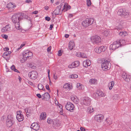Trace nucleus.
Instances as JSON below:
<instances>
[{"label":"nucleus","instance_id":"nucleus-27","mask_svg":"<svg viewBox=\"0 0 131 131\" xmlns=\"http://www.w3.org/2000/svg\"><path fill=\"white\" fill-rule=\"evenodd\" d=\"M74 46V42L72 41H70L69 44V48L70 50L72 49Z\"/></svg>","mask_w":131,"mask_h":131},{"label":"nucleus","instance_id":"nucleus-54","mask_svg":"<svg viewBox=\"0 0 131 131\" xmlns=\"http://www.w3.org/2000/svg\"><path fill=\"white\" fill-rule=\"evenodd\" d=\"M53 78L56 80L57 79V76L55 74H53Z\"/></svg>","mask_w":131,"mask_h":131},{"label":"nucleus","instance_id":"nucleus-25","mask_svg":"<svg viewBox=\"0 0 131 131\" xmlns=\"http://www.w3.org/2000/svg\"><path fill=\"white\" fill-rule=\"evenodd\" d=\"M15 7V4L11 3H8L7 6V8L10 10L14 8Z\"/></svg>","mask_w":131,"mask_h":131},{"label":"nucleus","instance_id":"nucleus-4","mask_svg":"<svg viewBox=\"0 0 131 131\" xmlns=\"http://www.w3.org/2000/svg\"><path fill=\"white\" fill-rule=\"evenodd\" d=\"M6 122L7 126L10 127L14 124L15 121L14 118L10 115H9L7 117Z\"/></svg>","mask_w":131,"mask_h":131},{"label":"nucleus","instance_id":"nucleus-8","mask_svg":"<svg viewBox=\"0 0 131 131\" xmlns=\"http://www.w3.org/2000/svg\"><path fill=\"white\" fill-rule=\"evenodd\" d=\"M47 122L49 124H52L53 126L55 128H57L58 126V124L56 120L54 119H52L50 117L48 118Z\"/></svg>","mask_w":131,"mask_h":131},{"label":"nucleus","instance_id":"nucleus-49","mask_svg":"<svg viewBox=\"0 0 131 131\" xmlns=\"http://www.w3.org/2000/svg\"><path fill=\"white\" fill-rule=\"evenodd\" d=\"M25 82L27 84H28L31 85H33V83L30 81H27L26 82Z\"/></svg>","mask_w":131,"mask_h":131},{"label":"nucleus","instance_id":"nucleus-63","mask_svg":"<svg viewBox=\"0 0 131 131\" xmlns=\"http://www.w3.org/2000/svg\"><path fill=\"white\" fill-rule=\"evenodd\" d=\"M53 24L51 25L50 26V29L51 30L53 28Z\"/></svg>","mask_w":131,"mask_h":131},{"label":"nucleus","instance_id":"nucleus-59","mask_svg":"<svg viewBox=\"0 0 131 131\" xmlns=\"http://www.w3.org/2000/svg\"><path fill=\"white\" fill-rule=\"evenodd\" d=\"M11 69L12 70H14L15 69V67L13 65L11 67Z\"/></svg>","mask_w":131,"mask_h":131},{"label":"nucleus","instance_id":"nucleus-17","mask_svg":"<svg viewBox=\"0 0 131 131\" xmlns=\"http://www.w3.org/2000/svg\"><path fill=\"white\" fill-rule=\"evenodd\" d=\"M79 62L78 61H75L69 65L68 67L69 68H72L78 67L79 66Z\"/></svg>","mask_w":131,"mask_h":131},{"label":"nucleus","instance_id":"nucleus-6","mask_svg":"<svg viewBox=\"0 0 131 131\" xmlns=\"http://www.w3.org/2000/svg\"><path fill=\"white\" fill-rule=\"evenodd\" d=\"M91 101V99L88 97H85L81 99V103L82 105L88 106L90 105Z\"/></svg>","mask_w":131,"mask_h":131},{"label":"nucleus","instance_id":"nucleus-12","mask_svg":"<svg viewBox=\"0 0 131 131\" xmlns=\"http://www.w3.org/2000/svg\"><path fill=\"white\" fill-rule=\"evenodd\" d=\"M11 26L9 24H8L3 27L1 29V31L3 33L9 32L11 30Z\"/></svg>","mask_w":131,"mask_h":131},{"label":"nucleus","instance_id":"nucleus-9","mask_svg":"<svg viewBox=\"0 0 131 131\" xmlns=\"http://www.w3.org/2000/svg\"><path fill=\"white\" fill-rule=\"evenodd\" d=\"M65 107L67 110L72 112H73L74 108V105L70 102L67 103Z\"/></svg>","mask_w":131,"mask_h":131},{"label":"nucleus","instance_id":"nucleus-61","mask_svg":"<svg viewBox=\"0 0 131 131\" xmlns=\"http://www.w3.org/2000/svg\"><path fill=\"white\" fill-rule=\"evenodd\" d=\"M51 46H49L47 49V51L48 52L50 51L51 49Z\"/></svg>","mask_w":131,"mask_h":131},{"label":"nucleus","instance_id":"nucleus-39","mask_svg":"<svg viewBox=\"0 0 131 131\" xmlns=\"http://www.w3.org/2000/svg\"><path fill=\"white\" fill-rule=\"evenodd\" d=\"M15 24V27L16 29L18 30H20L21 29V28L19 25V22Z\"/></svg>","mask_w":131,"mask_h":131},{"label":"nucleus","instance_id":"nucleus-18","mask_svg":"<svg viewBox=\"0 0 131 131\" xmlns=\"http://www.w3.org/2000/svg\"><path fill=\"white\" fill-rule=\"evenodd\" d=\"M32 55L33 53L31 52H25V61L26 59H29L32 58Z\"/></svg>","mask_w":131,"mask_h":131},{"label":"nucleus","instance_id":"nucleus-7","mask_svg":"<svg viewBox=\"0 0 131 131\" xmlns=\"http://www.w3.org/2000/svg\"><path fill=\"white\" fill-rule=\"evenodd\" d=\"M120 47V43L118 41H114L111 44L110 46V50L114 51Z\"/></svg>","mask_w":131,"mask_h":131},{"label":"nucleus","instance_id":"nucleus-15","mask_svg":"<svg viewBox=\"0 0 131 131\" xmlns=\"http://www.w3.org/2000/svg\"><path fill=\"white\" fill-rule=\"evenodd\" d=\"M122 77L125 81L128 82L130 81L131 78L130 75L127 74L125 73H123L122 75Z\"/></svg>","mask_w":131,"mask_h":131},{"label":"nucleus","instance_id":"nucleus-29","mask_svg":"<svg viewBox=\"0 0 131 131\" xmlns=\"http://www.w3.org/2000/svg\"><path fill=\"white\" fill-rule=\"evenodd\" d=\"M76 87L77 89L79 90H83L84 86L82 84L80 83H77L76 84Z\"/></svg>","mask_w":131,"mask_h":131},{"label":"nucleus","instance_id":"nucleus-31","mask_svg":"<svg viewBox=\"0 0 131 131\" xmlns=\"http://www.w3.org/2000/svg\"><path fill=\"white\" fill-rule=\"evenodd\" d=\"M114 84V82L113 81H112L109 83L108 86L109 89L110 90H111Z\"/></svg>","mask_w":131,"mask_h":131},{"label":"nucleus","instance_id":"nucleus-38","mask_svg":"<svg viewBox=\"0 0 131 131\" xmlns=\"http://www.w3.org/2000/svg\"><path fill=\"white\" fill-rule=\"evenodd\" d=\"M55 15H59L61 14L60 9L58 8H57L54 11Z\"/></svg>","mask_w":131,"mask_h":131},{"label":"nucleus","instance_id":"nucleus-26","mask_svg":"<svg viewBox=\"0 0 131 131\" xmlns=\"http://www.w3.org/2000/svg\"><path fill=\"white\" fill-rule=\"evenodd\" d=\"M42 96L43 97V100L48 99L50 98V96L48 93H45L42 95Z\"/></svg>","mask_w":131,"mask_h":131},{"label":"nucleus","instance_id":"nucleus-35","mask_svg":"<svg viewBox=\"0 0 131 131\" xmlns=\"http://www.w3.org/2000/svg\"><path fill=\"white\" fill-rule=\"evenodd\" d=\"M94 111L93 108L91 107H89L87 110L88 113H91L93 112Z\"/></svg>","mask_w":131,"mask_h":131},{"label":"nucleus","instance_id":"nucleus-33","mask_svg":"<svg viewBox=\"0 0 131 131\" xmlns=\"http://www.w3.org/2000/svg\"><path fill=\"white\" fill-rule=\"evenodd\" d=\"M119 35L122 37H125L128 35L127 32L126 31H122L119 33Z\"/></svg>","mask_w":131,"mask_h":131},{"label":"nucleus","instance_id":"nucleus-5","mask_svg":"<svg viewBox=\"0 0 131 131\" xmlns=\"http://www.w3.org/2000/svg\"><path fill=\"white\" fill-rule=\"evenodd\" d=\"M91 42L94 44H98L101 42V38L98 36H93L91 37Z\"/></svg>","mask_w":131,"mask_h":131},{"label":"nucleus","instance_id":"nucleus-50","mask_svg":"<svg viewBox=\"0 0 131 131\" xmlns=\"http://www.w3.org/2000/svg\"><path fill=\"white\" fill-rule=\"evenodd\" d=\"M32 0H26L25 1V3H31Z\"/></svg>","mask_w":131,"mask_h":131},{"label":"nucleus","instance_id":"nucleus-32","mask_svg":"<svg viewBox=\"0 0 131 131\" xmlns=\"http://www.w3.org/2000/svg\"><path fill=\"white\" fill-rule=\"evenodd\" d=\"M24 56V53L23 52L20 56V61L21 63H24L25 62Z\"/></svg>","mask_w":131,"mask_h":131},{"label":"nucleus","instance_id":"nucleus-64","mask_svg":"<svg viewBox=\"0 0 131 131\" xmlns=\"http://www.w3.org/2000/svg\"><path fill=\"white\" fill-rule=\"evenodd\" d=\"M38 13V11H36L34 12H32V14H37Z\"/></svg>","mask_w":131,"mask_h":131},{"label":"nucleus","instance_id":"nucleus-44","mask_svg":"<svg viewBox=\"0 0 131 131\" xmlns=\"http://www.w3.org/2000/svg\"><path fill=\"white\" fill-rule=\"evenodd\" d=\"M81 57L82 58H87V57L86 54L83 53H81Z\"/></svg>","mask_w":131,"mask_h":131},{"label":"nucleus","instance_id":"nucleus-47","mask_svg":"<svg viewBox=\"0 0 131 131\" xmlns=\"http://www.w3.org/2000/svg\"><path fill=\"white\" fill-rule=\"evenodd\" d=\"M108 31H105L103 32V35L105 36H108Z\"/></svg>","mask_w":131,"mask_h":131},{"label":"nucleus","instance_id":"nucleus-53","mask_svg":"<svg viewBox=\"0 0 131 131\" xmlns=\"http://www.w3.org/2000/svg\"><path fill=\"white\" fill-rule=\"evenodd\" d=\"M27 112H26V116H27L28 117V116H29L30 114V112L29 110V112H28V111L27 110Z\"/></svg>","mask_w":131,"mask_h":131},{"label":"nucleus","instance_id":"nucleus-3","mask_svg":"<svg viewBox=\"0 0 131 131\" xmlns=\"http://www.w3.org/2000/svg\"><path fill=\"white\" fill-rule=\"evenodd\" d=\"M111 67V63L109 61L105 60L102 64L101 67L105 71L109 70Z\"/></svg>","mask_w":131,"mask_h":131},{"label":"nucleus","instance_id":"nucleus-28","mask_svg":"<svg viewBox=\"0 0 131 131\" xmlns=\"http://www.w3.org/2000/svg\"><path fill=\"white\" fill-rule=\"evenodd\" d=\"M11 53L10 51H8L5 52L3 55V57L5 58L6 60L8 59V58L7 57V56Z\"/></svg>","mask_w":131,"mask_h":131},{"label":"nucleus","instance_id":"nucleus-43","mask_svg":"<svg viewBox=\"0 0 131 131\" xmlns=\"http://www.w3.org/2000/svg\"><path fill=\"white\" fill-rule=\"evenodd\" d=\"M86 4L88 6H89L91 5L90 0H86Z\"/></svg>","mask_w":131,"mask_h":131},{"label":"nucleus","instance_id":"nucleus-13","mask_svg":"<svg viewBox=\"0 0 131 131\" xmlns=\"http://www.w3.org/2000/svg\"><path fill=\"white\" fill-rule=\"evenodd\" d=\"M105 49L104 46H102L100 47L96 48L95 49V51L97 53H100L102 52L105 51Z\"/></svg>","mask_w":131,"mask_h":131},{"label":"nucleus","instance_id":"nucleus-30","mask_svg":"<svg viewBox=\"0 0 131 131\" xmlns=\"http://www.w3.org/2000/svg\"><path fill=\"white\" fill-rule=\"evenodd\" d=\"M97 96L100 97H104L105 94L103 92L99 91H97L96 92Z\"/></svg>","mask_w":131,"mask_h":131},{"label":"nucleus","instance_id":"nucleus-2","mask_svg":"<svg viewBox=\"0 0 131 131\" xmlns=\"http://www.w3.org/2000/svg\"><path fill=\"white\" fill-rule=\"evenodd\" d=\"M94 21V19L93 18H87L82 22V24L84 27H86L92 24Z\"/></svg>","mask_w":131,"mask_h":131},{"label":"nucleus","instance_id":"nucleus-40","mask_svg":"<svg viewBox=\"0 0 131 131\" xmlns=\"http://www.w3.org/2000/svg\"><path fill=\"white\" fill-rule=\"evenodd\" d=\"M27 66L28 67L32 68L33 69H35L36 68V67L33 66L32 64L30 63H27Z\"/></svg>","mask_w":131,"mask_h":131},{"label":"nucleus","instance_id":"nucleus-16","mask_svg":"<svg viewBox=\"0 0 131 131\" xmlns=\"http://www.w3.org/2000/svg\"><path fill=\"white\" fill-rule=\"evenodd\" d=\"M104 116L101 114L97 115L95 116V119L98 122H101Z\"/></svg>","mask_w":131,"mask_h":131},{"label":"nucleus","instance_id":"nucleus-24","mask_svg":"<svg viewBox=\"0 0 131 131\" xmlns=\"http://www.w3.org/2000/svg\"><path fill=\"white\" fill-rule=\"evenodd\" d=\"M46 117V114L45 112L41 113L40 116V119L41 120L45 119Z\"/></svg>","mask_w":131,"mask_h":131},{"label":"nucleus","instance_id":"nucleus-14","mask_svg":"<svg viewBox=\"0 0 131 131\" xmlns=\"http://www.w3.org/2000/svg\"><path fill=\"white\" fill-rule=\"evenodd\" d=\"M21 111H18L17 113L16 116L17 119L19 122H21L23 121L24 119V116L23 115L21 114Z\"/></svg>","mask_w":131,"mask_h":131},{"label":"nucleus","instance_id":"nucleus-41","mask_svg":"<svg viewBox=\"0 0 131 131\" xmlns=\"http://www.w3.org/2000/svg\"><path fill=\"white\" fill-rule=\"evenodd\" d=\"M78 77V75L76 74H72L69 76V78L72 79L76 78Z\"/></svg>","mask_w":131,"mask_h":131},{"label":"nucleus","instance_id":"nucleus-46","mask_svg":"<svg viewBox=\"0 0 131 131\" xmlns=\"http://www.w3.org/2000/svg\"><path fill=\"white\" fill-rule=\"evenodd\" d=\"M24 46H25V43H23L21 44L19 47L17 49V51H18L19 49H21Z\"/></svg>","mask_w":131,"mask_h":131},{"label":"nucleus","instance_id":"nucleus-22","mask_svg":"<svg viewBox=\"0 0 131 131\" xmlns=\"http://www.w3.org/2000/svg\"><path fill=\"white\" fill-rule=\"evenodd\" d=\"M112 120L111 118H106L104 122V125L107 126H109L112 124Z\"/></svg>","mask_w":131,"mask_h":131},{"label":"nucleus","instance_id":"nucleus-57","mask_svg":"<svg viewBox=\"0 0 131 131\" xmlns=\"http://www.w3.org/2000/svg\"><path fill=\"white\" fill-rule=\"evenodd\" d=\"M58 55L59 56H61L62 55L61 51V50H59L58 52Z\"/></svg>","mask_w":131,"mask_h":131},{"label":"nucleus","instance_id":"nucleus-60","mask_svg":"<svg viewBox=\"0 0 131 131\" xmlns=\"http://www.w3.org/2000/svg\"><path fill=\"white\" fill-rule=\"evenodd\" d=\"M36 95L40 99L41 97V96L40 94H37Z\"/></svg>","mask_w":131,"mask_h":131},{"label":"nucleus","instance_id":"nucleus-62","mask_svg":"<svg viewBox=\"0 0 131 131\" xmlns=\"http://www.w3.org/2000/svg\"><path fill=\"white\" fill-rule=\"evenodd\" d=\"M80 129L81 131H85V129L84 127H81Z\"/></svg>","mask_w":131,"mask_h":131},{"label":"nucleus","instance_id":"nucleus-37","mask_svg":"<svg viewBox=\"0 0 131 131\" xmlns=\"http://www.w3.org/2000/svg\"><path fill=\"white\" fill-rule=\"evenodd\" d=\"M63 9H66V10L70 9V6H68L67 3H65L63 5Z\"/></svg>","mask_w":131,"mask_h":131},{"label":"nucleus","instance_id":"nucleus-20","mask_svg":"<svg viewBox=\"0 0 131 131\" xmlns=\"http://www.w3.org/2000/svg\"><path fill=\"white\" fill-rule=\"evenodd\" d=\"M31 127L33 129L37 130L39 129L40 127L38 124L36 123H33L32 124Z\"/></svg>","mask_w":131,"mask_h":131},{"label":"nucleus","instance_id":"nucleus-19","mask_svg":"<svg viewBox=\"0 0 131 131\" xmlns=\"http://www.w3.org/2000/svg\"><path fill=\"white\" fill-rule=\"evenodd\" d=\"M63 88L66 90L69 91L72 89V87L71 84L69 83H66L64 85Z\"/></svg>","mask_w":131,"mask_h":131},{"label":"nucleus","instance_id":"nucleus-23","mask_svg":"<svg viewBox=\"0 0 131 131\" xmlns=\"http://www.w3.org/2000/svg\"><path fill=\"white\" fill-rule=\"evenodd\" d=\"M71 100L76 104H77L79 102V99L76 96H72L71 97Z\"/></svg>","mask_w":131,"mask_h":131},{"label":"nucleus","instance_id":"nucleus-42","mask_svg":"<svg viewBox=\"0 0 131 131\" xmlns=\"http://www.w3.org/2000/svg\"><path fill=\"white\" fill-rule=\"evenodd\" d=\"M38 88L39 90H43V86L42 84H39L38 85Z\"/></svg>","mask_w":131,"mask_h":131},{"label":"nucleus","instance_id":"nucleus-10","mask_svg":"<svg viewBox=\"0 0 131 131\" xmlns=\"http://www.w3.org/2000/svg\"><path fill=\"white\" fill-rule=\"evenodd\" d=\"M28 75L31 79H35L37 77V73L35 71H32L29 73Z\"/></svg>","mask_w":131,"mask_h":131},{"label":"nucleus","instance_id":"nucleus-45","mask_svg":"<svg viewBox=\"0 0 131 131\" xmlns=\"http://www.w3.org/2000/svg\"><path fill=\"white\" fill-rule=\"evenodd\" d=\"M97 94L96 93H94L92 95V97H93L94 98V99L96 100L97 99Z\"/></svg>","mask_w":131,"mask_h":131},{"label":"nucleus","instance_id":"nucleus-36","mask_svg":"<svg viewBox=\"0 0 131 131\" xmlns=\"http://www.w3.org/2000/svg\"><path fill=\"white\" fill-rule=\"evenodd\" d=\"M97 81V80L95 79H91L90 80L89 82L91 84H96Z\"/></svg>","mask_w":131,"mask_h":131},{"label":"nucleus","instance_id":"nucleus-51","mask_svg":"<svg viewBox=\"0 0 131 131\" xmlns=\"http://www.w3.org/2000/svg\"><path fill=\"white\" fill-rule=\"evenodd\" d=\"M2 37L3 38H4L5 39H6L8 38V36L7 35H2Z\"/></svg>","mask_w":131,"mask_h":131},{"label":"nucleus","instance_id":"nucleus-55","mask_svg":"<svg viewBox=\"0 0 131 131\" xmlns=\"http://www.w3.org/2000/svg\"><path fill=\"white\" fill-rule=\"evenodd\" d=\"M45 19L46 20H47L48 21H49V20H50V18L48 16H46L45 17Z\"/></svg>","mask_w":131,"mask_h":131},{"label":"nucleus","instance_id":"nucleus-11","mask_svg":"<svg viewBox=\"0 0 131 131\" xmlns=\"http://www.w3.org/2000/svg\"><path fill=\"white\" fill-rule=\"evenodd\" d=\"M117 13L118 15L122 16L123 15H128L129 14L128 12H126V10L124 9H119L118 12Z\"/></svg>","mask_w":131,"mask_h":131},{"label":"nucleus","instance_id":"nucleus-34","mask_svg":"<svg viewBox=\"0 0 131 131\" xmlns=\"http://www.w3.org/2000/svg\"><path fill=\"white\" fill-rule=\"evenodd\" d=\"M117 41H118L120 43V46L121 45H125V41L123 39H121L120 40H118Z\"/></svg>","mask_w":131,"mask_h":131},{"label":"nucleus","instance_id":"nucleus-21","mask_svg":"<svg viewBox=\"0 0 131 131\" xmlns=\"http://www.w3.org/2000/svg\"><path fill=\"white\" fill-rule=\"evenodd\" d=\"M91 64L90 61L89 59H87L83 61V64L84 66L85 67H87L88 66H90Z\"/></svg>","mask_w":131,"mask_h":131},{"label":"nucleus","instance_id":"nucleus-56","mask_svg":"<svg viewBox=\"0 0 131 131\" xmlns=\"http://www.w3.org/2000/svg\"><path fill=\"white\" fill-rule=\"evenodd\" d=\"M4 50L5 51H7L9 50V48L8 47H6L4 49Z\"/></svg>","mask_w":131,"mask_h":131},{"label":"nucleus","instance_id":"nucleus-58","mask_svg":"<svg viewBox=\"0 0 131 131\" xmlns=\"http://www.w3.org/2000/svg\"><path fill=\"white\" fill-rule=\"evenodd\" d=\"M46 88L48 90H50L49 85L48 84H46Z\"/></svg>","mask_w":131,"mask_h":131},{"label":"nucleus","instance_id":"nucleus-52","mask_svg":"<svg viewBox=\"0 0 131 131\" xmlns=\"http://www.w3.org/2000/svg\"><path fill=\"white\" fill-rule=\"evenodd\" d=\"M48 77L49 80H50V70L49 69L48 70Z\"/></svg>","mask_w":131,"mask_h":131},{"label":"nucleus","instance_id":"nucleus-1","mask_svg":"<svg viewBox=\"0 0 131 131\" xmlns=\"http://www.w3.org/2000/svg\"><path fill=\"white\" fill-rule=\"evenodd\" d=\"M23 15V13H21L20 15L19 13L13 15L11 18L13 22L15 24L19 22L21 20L23 19L24 18Z\"/></svg>","mask_w":131,"mask_h":131},{"label":"nucleus","instance_id":"nucleus-48","mask_svg":"<svg viewBox=\"0 0 131 131\" xmlns=\"http://www.w3.org/2000/svg\"><path fill=\"white\" fill-rule=\"evenodd\" d=\"M81 53L80 52H78L77 53L76 56L78 57H81Z\"/></svg>","mask_w":131,"mask_h":131}]
</instances>
